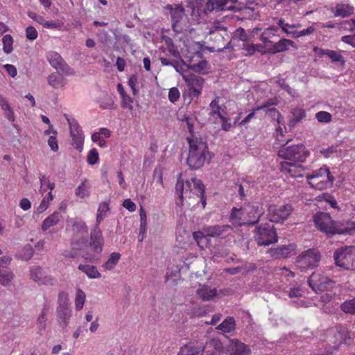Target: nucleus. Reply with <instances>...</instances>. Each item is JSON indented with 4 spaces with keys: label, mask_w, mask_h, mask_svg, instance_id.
<instances>
[{
    "label": "nucleus",
    "mask_w": 355,
    "mask_h": 355,
    "mask_svg": "<svg viewBox=\"0 0 355 355\" xmlns=\"http://www.w3.org/2000/svg\"><path fill=\"white\" fill-rule=\"evenodd\" d=\"M340 307L343 312L355 315V297L345 300L340 304Z\"/></svg>",
    "instance_id": "a18cd8bd"
},
{
    "label": "nucleus",
    "mask_w": 355,
    "mask_h": 355,
    "mask_svg": "<svg viewBox=\"0 0 355 355\" xmlns=\"http://www.w3.org/2000/svg\"><path fill=\"white\" fill-rule=\"evenodd\" d=\"M198 296L203 301H209L217 295L216 288H210L207 286H200L196 291Z\"/></svg>",
    "instance_id": "72a5a7b5"
},
{
    "label": "nucleus",
    "mask_w": 355,
    "mask_h": 355,
    "mask_svg": "<svg viewBox=\"0 0 355 355\" xmlns=\"http://www.w3.org/2000/svg\"><path fill=\"white\" fill-rule=\"evenodd\" d=\"M310 286L315 291H323L333 287V282L324 274L314 272L309 279Z\"/></svg>",
    "instance_id": "ddd939ff"
},
{
    "label": "nucleus",
    "mask_w": 355,
    "mask_h": 355,
    "mask_svg": "<svg viewBox=\"0 0 355 355\" xmlns=\"http://www.w3.org/2000/svg\"><path fill=\"white\" fill-rule=\"evenodd\" d=\"M14 277L15 275L10 270L0 268V284L1 286L5 287L9 286L11 284Z\"/></svg>",
    "instance_id": "58836bf2"
},
{
    "label": "nucleus",
    "mask_w": 355,
    "mask_h": 355,
    "mask_svg": "<svg viewBox=\"0 0 355 355\" xmlns=\"http://www.w3.org/2000/svg\"><path fill=\"white\" fill-rule=\"evenodd\" d=\"M40 181V192L42 195H44V193L49 189V191L52 192V191L55 188V183L51 182L49 180V178L44 175H40L39 176Z\"/></svg>",
    "instance_id": "79ce46f5"
},
{
    "label": "nucleus",
    "mask_w": 355,
    "mask_h": 355,
    "mask_svg": "<svg viewBox=\"0 0 355 355\" xmlns=\"http://www.w3.org/2000/svg\"><path fill=\"white\" fill-rule=\"evenodd\" d=\"M254 239L259 245H269L278 241L276 230L272 225L265 224L257 226L254 232Z\"/></svg>",
    "instance_id": "0eeeda50"
},
{
    "label": "nucleus",
    "mask_w": 355,
    "mask_h": 355,
    "mask_svg": "<svg viewBox=\"0 0 355 355\" xmlns=\"http://www.w3.org/2000/svg\"><path fill=\"white\" fill-rule=\"evenodd\" d=\"M349 338L350 336L345 327L339 326L331 331L329 340L334 345V347L336 349H338L341 344L347 343Z\"/></svg>",
    "instance_id": "aec40b11"
},
{
    "label": "nucleus",
    "mask_w": 355,
    "mask_h": 355,
    "mask_svg": "<svg viewBox=\"0 0 355 355\" xmlns=\"http://www.w3.org/2000/svg\"><path fill=\"white\" fill-rule=\"evenodd\" d=\"M99 157L98 153L96 148L91 149L87 157V163L90 165L96 164L98 162Z\"/></svg>",
    "instance_id": "13d9d810"
},
{
    "label": "nucleus",
    "mask_w": 355,
    "mask_h": 355,
    "mask_svg": "<svg viewBox=\"0 0 355 355\" xmlns=\"http://www.w3.org/2000/svg\"><path fill=\"white\" fill-rule=\"evenodd\" d=\"M86 299L85 293L81 289H78L76 293L75 306L77 311H80L85 304Z\"/></svg>",
    "instance_id": "de8ad7c7"
},
{
    "label": "nucleus",
    "mask_w": 355,
    "mask_h": 355,
    "mask_svg": "<svg viewBox=\"0 0 355 355\" xmlns=\"http://www.w3.org/2000/svg\"><path fill=\"white\" fill-rule=\"evenodd\" d=\"M189 153L187 163L192 169L200 168L205 163L208 146L206 139L202 137H187Z\"/></svg>",
    "instance_id": "f257e3e1"
},
{
    "label": "nucleus",
    "mask_w": 355,
    "mask_h": 355,
    "mask_svg": "<svg viewBox=\"0 0 355 355\" xmlns=\"http://www.w3.org/2000/svg\"><path fill=\"white\" fill-rule=\"evenodd\" d=\"M44 28L49 29H57L61 28L62 26V22L60 20L55 21H46L44 19V24L42 25Z\"/></svg>",
    "instance_id": "680f3d73"
},
{
    "label": "nucleus",
    "mask_w": 355,
    "mask_h": 355,
    "mask_svg": "<svg viewBox=\"0 0 355 355\" xmlns=\"http://www.w3.org/2000/svg\"><path fill=\"white\" fill-rule=\"evenodd\" d=\"M46 58L51 66L58 71L68 74L70 68L58 53L49 51L46 53Z\"/></svg>",
    "instance_id": "6ab92c4d"
},
{
    "label": "nucleus",
    "mask_w": 355,
    "mask_h": 355,
    "mask_svg": "<svg viewBox=\"0 0 355 355\" xmlns=\"http://www.w3.org/2000/svg\"><path fill=\"white\" fill-rule=\"evenodd\" d=\"M274 20L276 21L278 28H280L285 34L292 35L293 37L296 33L297 28L301 26L300 24H290L286 22L285 19L283 18H275Z\"/></svg>",
    "instance_id": "a878e982"
},
{
    "label": "nucleus",
    "mask_w": 355,
    "mask_h": 355,
    "mask_svg": "<svg viewBox=\"0 0 355 355\" xmlns=\"http://www.w3.org/2000/svg\"><path fill=\"white\" fill-rule=\"evenodd\" d=\"M315 28L313 26H311L306 29H303L300 31H296L294 38H299L305 35H311L314 33Z\"/></svg>",
    "instance_id": "338daca9"
},
{
    "label": "nucleus",
    "mask_w": 355,
    "mask_h": 355,
    "mask_svg": "<svg viewBox=\"0 0 355 355\" xmlns=\"http://www.w3.org/2000/svg\"><path fill=\"white\" fill-rule=\"evenodd\" d=\"M320 252L314 248L309 249L300 254L296 259V265L302 271L317 267L320 261Z\"/></svg>",
    "instance_id": "6e6552de"
},
{
    "label": "nucleus",
    "mask_w": 355,
    "mask_h": 355,
    "mask_svg": "<svg viewBox=\"0 0 355 355\" xmlns=\"http://www.w3.org/2000/svg\"><path fill=\"white\" fill-rule=\"evenodd\" d=\"M306 112L304 109L296 107L292 111V119L289 121V125L294 127L306 117Z\"/></svg>",
    "instance_id": "a19ab883"
},
{
    "label": "nucleus",
    "mask_w": 355,
    "mask_h": 355,
    "mask_svg": "<svg viewBox=\"0 0 355 355\" xmlns=\"http://www.w3.org/2000/svg\"><path fill=\"white\" fill-rule=\"evenodd\" d=\"M309 154V150L302 144L282 146L278 151V156L288 162H304Z\"/></svg>",
    "instance_id": "423d86ee"
},
{
    "label": "nucleus",
    "mask_w": 355,
    "mask_h": 355,
    "mask_svg": "<svg viewBox=\"0 0 355 355\" xmlns=\"http://www.w3.org/2000/svg\"><path fill=\"white\" fill-rule=\"evenodd\" d=\"M295 244H289L279 246L276 248H270L268 253L274 259H285L290 257L295 250Z\"/></svg>",
    "instance_id": "412c9836"
},
{
    "label": "nucleus",
    "mask_w": 355,
    "mask_h": 355,
    "mask_svg": "<svg viewBox=\"0 0 355 355\" xmlns=\"http://www.w3.org/2000/svg\"><path fill=\"white\" fill-rule=\"evenodd\" d=\"M205 348L203 343L195 342L190 343L184 345L178 355H198Z\"/></svg>",
    "instance_id": "bb28decb"
},
{
    "label": "nucleus",
    "mask_w": 355,
    "mask_h": 355,
    "mask_svg": "<svg viewBox=\"0 0 355 355\" xmlns=\"http://www.w3.org/2000/svg\"><path fill=\"white\" fill-rule=\"evenodd\" d=\"M47 81L49 85L53 88L62 87L66 84L64 77L59 72L50 74L47 78Z\"/></svg>",
    "instance_id": "f704fd0d"
},
{
    "label": "nucleus",
    "mask_w": 355,
    "mask_h": 355,
    "mask_svg": "<svg viewBox=\"0 0 355 355\" xmlns=\"http://www.w3.org/2000/svg\"><path fill=\"white\" fill-rule=\"evenodd\" d=\"M278 31V28L275 26H271L266 28L260 35V40L263 43L264 46L267 49L268 46L272 44V42L270 40L271 38L276 36V33Z\"/></svg>",
    "instance_id": "c756f323"
},
{
    "label": "nucleus",
    "mask_w": 355,
    "mask_h": 355,
    "mask_svg": "<svg viewBox=\"0 0 355 355\" xmlns=\"http://www.w3.org/2000/svg\"><path fill=\"white\" fill-rule=\"evenodd\" d=\"M192 69L196 72H202L208 69V62L205 60H202L196 64L192 66Z\"/></svg>",
    "instance_id": "774afa93"
},
{
    "label": "nucleus",
    "mask_w": 355,
    "mask_h": 355,
    "mask_svg": "<svg viewBox=\"0 0 355 355\" xmlns=\"http://www.w3.org/2000/svg\"><path fill=\"white\" fill-rule=\"evenodd\" d=\"M69 125L70 137H71V145L78 151L82 152L83 149L85 136L83 132L74 119H67Z\"/></svg>",
    "instance_id": "9b49d317"
},
{
    "label": "nucleus",
    "mask_w": 355,
    "mask_h": 355,
    "mask_svg": "<svg viewBox=\"0 0 355 355\" xmlns=\"http://www.w3.org/2000/svg\"><path fill=\"white\" fill-rule=\"evenodd\" d=\"M217 329L221 330L223 333H231L236 329L235 320L232 317L226 318L222 323L217 327Z\"/></svg>",
    "instance_id": "4c0bfd02"
},
{
    "label": "nucleus",
    "mask_w": 355,
    "mask_h": 355,
    "mask_svg": "<svg viewBox=\"0 0 355 355\" xmlns=\"http://www.w3.org/2000/svg\"><path fill=\"white\" fill-rule=\"evenodd\" d=\"M302 162L284 161L280 162L279 170L285 175L296 178L304 175V169Z\"/></svg>",
    "instance_id": "f3484780"
},
{
    "label": "nucleus",
    "mask_w": 355,
    "mask_h": 355,
    "mask_svg": "<svg viewBox=\"0 0 355 355\" xmlns=\"http://www.w3.org/2000/svg\"><path fill=\"white\" fill-rule=\"evenodd\" d=\"M78 268L85 273L89 279H99L101 277V272L94 265L79 264Z\"/></svg>",
    "instance_id": "2f4dec72"
},
{
    "label": "nucleus",
    "mask_w": 355,
    "mask_h": 355,
    "mask_svg": "<svg viewBox=\"0 0 355 355\" xmlns=\"http://www.w3.org/2000/svg\"><path fill=\"white\" fill-rule=\"evenodd\" d=\"M320 198L322 200H324L329 204V205L334 209H337V202L335 198L329 193H323L320 196Z\"/></svg>",
    "instance_id": "052dcab7"
},
{
    "label": "nucleus",
    "mask_w": 355,
    "mask_h": 355,
    "mask_svg": "<svg viewBox=\"0 0 355 355\" xmlns=\"http://www.w3.org/2000/svg\"><path fill=\"white\" fill-rule=\"evenodd\" d=\"M187 85L188 94L190 98H198L202 92L204 79L196 75H189L184 77Z\"/></svg>",
    "instance_id": "4468645a"
},
{
    "label": "nucleus",
    "mask_w": 355,
    "mask_h": 355,
    "mask_svg": "<svg viewBox=\"0 0 355 355\" xmlns=\"http://www.w3.org/2000/svg\"><path fill=\"white\" fill-rule=\"evenodd\" d=\"M58 321L62 329H65L69 323L71 316V310L70 308L57 309Z\"/></svg>",
    "instance_id": "7c9ffc66"
},
{
    "label": "nucleus",
    "mask_w": 355,
    "mask_h": 355,
    "mask_svg": "<svg viewBox=\"0 0 355 355\" xmlns=\"http://www.w3.org/2000/svg\"><path fill=\"white\" fill-rule=\"evenodd\" d=\"M270 105H272V103H265L261 106H257V107L254 108L252 110V111L244 119H243L241 122H240V125H245V124H247L248 123H249L251 119L252 118L254 117V115H255V112L257 111H259V110H265L267 107H268Z\"/></svg>",
    "instance_id": "09e8293b"
},
{
    "label": "nucleus",
    "mask_w": 355,
    "mask_h": 355,
    "mask_svg": "<svg viewBox=\"0 0 355 355\" xmlns=\"http://www.w3.org/2000/svg\"><path fill=\"white\" fill-rule=\"evenodd\" d=\"M164 9L169 11L171 14L173 30L176 33H179L180 29L178 27V23L184 15V9L183 6L178 4H168L165 6Z\"/></svg>",
    "instance_id": "a211bd4d"
},
{
    "label": "nucleus",
    "mask_w": 355,
    "mask_h": 355,
    "mask_svg": "<svg viewBox=\"0 0 355 355\" xmlns=\"http://www.w3.org/2000/svg\"><path fill=\"white\" fill-rule=\"evenodd\" d=\"M58 306L57 309L70 308L69 306L68 294L64 292L60 293L58 295Z\"/></svg>",
    "instance_id": "4d7b16f0"
},
{
    "label": "nucleus",
    "mask_w": 355,
    "mask_h": 355,
    "mask_svg": "<svg viewBox=\"0 0 355 355\" xmlns=\"http://www.w3.org/2000/svg\"><path fill=\"white\" fill-rule=\"evenodd\" d=\"M98 103L100 107L103 110L115 108L114 97L112 94L108 93L103 94L102 96L98 98Z\"/></svg>",
    "instance_id": "c9c22d12"
},
{
    "label": "nucleus",
    "mask_w": 355,
    "mask_h": 355,
    "mask_svg": "<svg viewBox=\"0 0 355 355\" xmlns=\"http://www.w3.org/2000/svg\"><path fill=\"white\" fill-rule=\"evenodd\" d=\"M62 219V216L60 212L55 211L47 218H46L42 224V230L43 232L47 231L49 228L57 225Z\"/></svg>",
    "instance_id": "c85d7f7f"
},
{
    "label": "nucleus",
    "mask_w": 355,
    "mask_h": 355,
    "mask_svg": "<svg viewBox=\"0 0 355 355\" xmlns=\"http://www.w3.org/2000/svg\"><path fill=\"white\" fill-rule=\"evenodd\" d=\"M180 96V92L177 87H172L169 89L168 92V99L169 101L174 103L176 102Z\"/></svg>",
    "instance_id": "0e129e2a"
},
{
    "label": "nucleus",
    "mask_w": 355,
    "mask_h": 355,
    "mask_svg": "<svg viewBox=\"0 0 355 355\" xmlns=\"http://www.w3.org/2000/svg\"><path fill=\"white\" fill-rule=\"evenodd\" d=\"M90 187L91 186L88 180L84 179L76 189V196L81 199L88 197L90 194Z\"/></svg>",
    "instance_id": "e433bc0d"
},
{
    "label": "nucleus",
    "mask_w": 355,
    "mask_h": 355,
    "mask_svg": "<svg viewBox=\"0 0 355 355\" xmlns=\"http://www.w3.org/2000/svg\"><path fill=\"white\" fill-rule=\"evenodd\" d=\"M31 279L39 285H55L57 279L46 272L40 266H33L30 269Z\"/></svg>",
    "instance_id": "2eb2a0df"
},
{
    "label": "nucleus",
    "mask_w": 355,
    "mask_h": 355,
    "mask_svg": "<svg viewBox=\"0 0 355 355\" xmlns=\"http://www.w3.org/2000/svg\"><path fill=\"white\" fill-rule=\"evenodd\" d=\"M26 36L29 40H35L38 36L37 30L32 26H29L26 28Z\"/></svg>",
    "instance_id": "e2e57ef3"
},
{
    "label": "nucleus",
    "mask_w": 355,
    "mask_h": 355,
    "mask_svg": "<svg viewBox=\"0 0 355 355\" xmlns=\"http://www.w3.org/2000/svg\"><path fill=\"white\" fill-rule=\"evenodd\" d=\"M46 312L44 309H42L37 320V327L40 331H44L46 326Z\"/></svg>",
    "instance_id": "603ef678"
},
{
    "label": "nucleus",
    "mask_w": 355,
    "mask_h": 355,
    "mask_svg": "<svg viewBox=\"0 0 355 355\" xmlns=\"http://www.w3.org/2000/svg\"><path fill=\"white\" fill-rule=\"evenodd\" d=\"M3 42V50L6 54L10 53L12 50V44H13V39L12 37L10 35H6L3 37L2 39Z\"/></svg>",
    "instance_id": "8fccbe9b"
},
{
    "label": "nucleus",
    "mask_w": 355,
    "mask_h": 355,
    "mask_svg": "<svg viewBox=\"0 0 355 355\" xmlns=\"http://www.w3.org/2000/svg\"><path fill=\"white\" fill-rule=\"evenodd\" d=\"M53 196L52 194V192L49 191L48 194L43 198L40 205L37 207V213L41 214L46 211L48 209L49 204L53 200Z\"/></svg>",
    "instance_id": "49530a36"
},
{
    "label": "nucleus",
    "mask_w": 355,
    "mask_h": 355,
    "mask_svg": "<svg viewBox=\"0 0 355 355\" xmlns=\"http://www.w3.org/2000/svg\"><path fill=\"white\" fill-rule=\"evenodd\" d=\"M48 145L53 152L58 150L59 146L57 140V135H51L48 139Z\"/></svg>",
    "instance_id": "69168bd1"
},
{
    "label": "nucleus",
    "mask_w": 355,
    "mask_h": 355,
    "mask_svg": "<svg viewBox=\"0 0 355 355\" xmlns=\"http://www.w3.org/2000/svg\"><path fill=\"white\" fill-rule=\"evenodd\" d=\"M209 345L218 353L227 352V347L225 348L222 342L218 338L211 339L209 341Z\"/></svg>",
    "instance_id": "bf43d9fd"
},
{
    "label": "nucleus",
    "mask_w": 355,
    "mask_h": 355,
    "mask_svg": "<svg viewBox=\"0 0 355 355\" xmlns=\"http://www.w3.org/2000/svg\"><path fill=\"white\" fill-rule=\"evenodd\" d=\"M315 118L320 123H328L331 121V114L326 111H320L315 114Z\"/></svg>",
    "instance_id": "5fc2aeb1"
},
{
    "label": "nucleus",
    "mask_w": 355,
    "mask_h": 355,
    "mask_svg": "<svg viewBox=\"0 0 355 355\" xmlns=\"http://www.w3.org/2000/svg\"><path fill=\"white\" fill-rule=\"evenodd\" d=\"M67 230L71 232V244L80 246L87 241L88 227L80 218H69L67 220Z\"/></svg>",
    "instance_id": "20e7f679"
},
{
    "label": "nucleus",
    "mask_w": 355,
    "mask_h": 355,
    "mask_svg": "<svg viewBox=\"0 0 355 355\" xmlns=\"http://www.w3.org/2000/svg\"><path fill=\"white\" fill-rule=\"evenodd\" d=\"M105 240L101 229L92 228L90 232L89 245L93 254L87 259L93 261L96 257L100 255L103 251Z\"/></svg>",
    "instance_id": "1a4fd4ad"
},
{
    "label": "nucleus",
    "mask_w": 355,
    "mask_h": 355,
    "mask_svg": "<svg viewBox=\"0 0 355 355\" xmlns=\"http://www.w3.org/2000/svg\"><path fill=\"white\" fill-rule=\"evenodd\" d=\"M182 121H184L187 124V128H188V130L190 133V137H193V136H195V137H201L200 135L196 134L194 132V123L196 121V117L193 116H187V115H184L182 116V118L180 119Z\"/></svg>",
    "instance_id": "c03bdc74"
},
{
    "label": "nucleus",
    "mask_w": 355,
    "mask_h": 355,
    "mask_svg": "<svg viewBox=\"0 0 355 355\" xmlns=\"http://www.w3.org/2000/svg\"><path fill=\"white\" fill-rule=\"evenodd\" d=\"M227 352L231 355H250V349L247 345L237 339L230 340L227 346Z\"/></svg>",
    "instance_id": "4be33fe9"
},
{
    "label": "nucleus",
    "mask_w": 355,
    "mask_h": 355,
    "mask_svg": "<svg viewBox=\"0 0 355 355\" xmlns=\"http://www.w3.org/2000/svg\"><path fill=\"white\" fill-rule=\"evenodd\" d=\"M336 266L346 270H355V246H346L337 249L334 253Z\"/></svg>",
    "instance_id": "39448f33"
},
{
    "label": "nucleus",
    "mask_w": 355,
    "mask_h": 355,
    "mask_svg": "<svg viewBox=\"0 0 355 355\" xmlns=\"http://www.w3.org/2000/svg\"><path fill=\"white\" fill-rule=\"evenodd\" d=\"M293 208L291 205L285 204L281 206L275 205H270L268 207V216L270 220L274 223H279L286 220L292 214Z\"/></svg>",
    "instance_id": "9d476101"
},
{
    "label": "nucleus",
    "mask_w": 355,
    "mask_h": 355,
    "mask_svg": "<svg viewBox=\"0 0 355 355\" xmlns=\"http://www.w3.org/2000/svg\"><path fill=\"white\" fill-rule=\"evenodd\" d=\"M306 180L309 184L313 189L318 190L327 189L332 187L334 177L331 174L329 168L326 165L314 170L311 173L307 174Z\"/></svg>",
    "instance_id": "7ed1b4c3"
},
{
    "label": "nucleus",
    "mask_w": 355,
    "mask_h": 355,
    "mask_svg": "<svg viewBox=\"0 0 355 355\" xmlns=\"http://www.w3.org/2000/svg\"><path fill=\"white\" fill-rule=\"evenodd\" d=\"M335 17H346L354 12V7L349 4H337L332 10Z\"/></svg>",
    "instance_id": "473e14b6"
},
{
    "label": "nucleus",
    "mask_w": 355,
    "mask_h": 355,
    "mask_svg": "<svg viewBox=\"0 0 355 355\" xmlns=\"http://www.w3.org/2000/svg\"><path fill=\"white\" fill-rule=\"evenodd\" d=\"M231 230L230 225H214L204 229L206 236L225 238L227 236Z\"/></svg>",
    "instance_id": "5701e85b"
},
{
    "label": "nucleus",
    "mask_w": 355,
    "mask_h": 355,
    "mask_svg": "<svg viewBox=\"0 0 355 355\" xmlns=\"http://www.w3.org/2000/svg\"><path fill=\"white\" fill-rule=\"evenodd\" d=\"M227 3V0H209L206 4L205 10L209 12L212 10H223Z\"/></svg>",
    "instance_id": "37998d69"
},
{
    "label": "nucleus",
    "mask_w": 355,
    "mask_h": 355,
    "mask_svg": "<svg viewBox=\"0 0 355 355\" xmlns=\"http://www.w3.org/2000/svg\"><path fill=\"white\" fill-rule=\"evenodd\" d=\"M244 214L248 221V225H253L257 223L261 216L264 213V209L262 205L258 202L245 204L243 205Z\"/></svg>",
    "instance_id": "dca6fc26"
},
{
    "label": "nucleus",
    "mask_w": 355,
    "mask_h": 355,
    "mask_svg": "<svg viewBox=\"0 0 355 355\" xmlns=\"http://www.w3.org/2000/svg\"><path fill=\"white\" fill-rule=\"evenodd\" d=\"M121 106L124 110H129L132 114V111L134 110V105H133V98L130 97L128 94L125 95L124 96L121 97Z\"/></svg>",
    "instance_id": "3c124183"
},
{
    "label": "nucleus",
    "mask_w": 355,
    "mask_h": 355,
    "mask_svg": "<svg viewBox=\"0 0 355 355\" xmlns=\"http://www.w3.org/2000/svg\"><path fill=\"white\" fill-rule=\"evenodd\" d=\"M328 53V57L333 62L339 63L341 65L345 64V60L340 51L330 50Z\"/></svg>",
    "instance_id": "864d4df0"
},
{
    "label": "nucleus",
    "mask_w": 355,
    "mask_h": 355,
    "mask_svg": "<svg viewBox=\"0 0 355 355\" xmlns=\"http://www.w3.org/2000/svg\"><path fill=\"white\" fill-rule=\"evenodd\" d=\"M334 228V234L351 235L355 233V222L352 220L336 222Z\"/></svg>",
    "instance_id": "393cba45"
},
{
    "label": "nucleus",
    "mask_w": 355,
    "mask_h": 355,
    "mask_svg": "<svg viewBox=\"0 0 355 355\" xmlns=\"http://www.w3.org/2000/svg\"><path fill=\"white\" fill-rule=\"evenodd\" d=\"M313 221L318 230L327 234H334L336 221L331 216L325 212H318L313 216Z\"/></svg>",
    "instance_id": "f8f14e48"
},
{
    "label": "nucleus",
    "mask_w": 355,
    "mask_h": 355,
    "mask_svg": "<svg viewBox=\"0 0 355 355\" xmlns=\"http://www.w3.org/2000/svg\"><path fill=\"white\" fill-rule=\"evenodd\" d=\"M181 174H179L178 181L175 185L176 193L180 200L183 198L184 193L189 198H194L196 196L200 200L198 203L200 202L202 207L206 206V198L205 196V186L202 182L196 178H192L191 181L187 180L185 184L181 180Z\"/></svg>",
    "instance_id": "f03ea898"
},
{
    "label": "nucleus",
    "mask_w": 355,
    "mask_h": 355,
    "mask_svg": "<svg viewBox=\"0 0 355 355\" xmlns=\"http://www.w3.org/2000/svg\"><path fill=\"white\" fill-rule=\"evenodd\" d=\"M230 220L236 225L239 226L248 225L249 220H247L245 214H244V207L243 206L240 209H237L234 207L232 209L231 214L230 216Z\"/></svg>",
    "instance_id": "cd10ccee"
},
{
    "label": "nucleus",
    "mask_w": 355,
    "mask_h": 355,
    "mask_svg": "<svg viewBox=\"0 0 355 355\" xmlns=\"http://www.w3.org/2000/svg\"><path fill=\"white\" fill-rule=\"evenodd\" d=\"M121 257V255L119 252H114L111 253L107 260L102 265V267L105 270H113L120 260Z\"/></svg>",
    "instance_id": "ea45409f"
},
{
    "label": "nucleus",
    "mask_w": 355,
    "mask_h": 355,
    "mask_svg": "<svg viewBox=\"0 0 355 355\" xmlns=\"http://www.w3.org/2000/svg\"><path fill=\"white\" fill-rule=\"evenodd\" d=\"M209 107L211 112L209 113L210 115L214 116L217 114L218 117H220V114H222L220 112V107L219 105V97L216 96L215 98L210 103Z\"/></svg>",
    "instance_id": "6e6d98bb"
},
{
    "label": "nucleus",
    "mask_w": 355,
    "mask_h": 355,
    "mask_svg": "<svg viewBox=\"0 0 355 355\" xmlns=\"http://www.w3.org/2000/svg\"><path fill=\"white\" fill-rule=\"evenodd\" d=\"M289 46L295 47L294 42L288 39L282 38L277 42L272 43V44L268 46V51L272 54H275L287 51Z\"/></svg>",
    "instance_id": "b1692460"
}]
</instances>
